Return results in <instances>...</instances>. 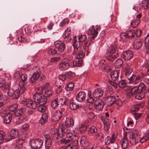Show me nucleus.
I'll return each mask as SVG.
<instances>
[{"mask_svg":"<svg viewBox=\"0 0 149 149\" xmlns=\"http://www.w3.org/2000/svg\"><path fill=\"white\" fill-rule=\"evenodd\" d=\"M130 91L128 93V95L130 96L135 95V98L137 100H141L144 98L146 96L145 92H144L146 89V86L143 83L141 82L136 86L132 88L130 87Z\"/></svg>","mask_w":149,"mask_h":149,"instance_id":"1","label":"nucleus"},{"mask_svg":"<svg viewBox=\"0 0 149 149\" xmlns=\"http://www.w3.org/2000/svg\"><path fill=\"white\" fill-rule=\"evenodd\" d=\"M100 29V26H92L89 29L88 32L91 36L89 38L88 40L84 43L85 45L83 46V48L85 49L86 56H88L90 53L88 47L91 43V41L96 36L98 33V30Z\"/></svg>","mask_w":149,"mask_h":149,"instance_id":"2","label":"nucleus"},{"mask_svg":"<svg viewBox=\"0 0 149 149\" xmlns=\"http://www.w3.org/2000/svg\"><path fill=\"white\" fill-rule=\"evenodd\" d=\"M69 100L67 98L60 97L57 95L56 98L52 100L51 102V106L53 109H55L58 106H65L68 104L69 103Z\"/></svg>","mask_w":149,"mask_h":149,"instance_id":"3","label":"nucleus"},{"mask_svg":"<svg viewBox=\"0 0 149 149\" xmlns=\"http://www.w3.org/2000/svg\"><path fill=\"white\" fill-rule=\"evenodd\" d=\"M70 62L68 58H64L59 64V69L62 71L66 70L70 67Z\"/></svg>","mask_w":149,"mask_h":149,"instance_id":"4","label":"nucleus"},{"mask_svg":"<svg viewBox=\"0 0 149 149\" xmlns=\"http://www.w3.org/2000/svg\"><path fill=\"white\" fill-rule=\"evenodd\" d=\"M33 98L35 102L38 103H42L45 104L47 102V100L44 95L42 93H36L33 96Z\"/></svg>","mask_w":149,"mask_h":149,"instance_id":"5","label":"nucleus"},{"mask_svg":"<svg viewBox=\"0 0 149 149\" xmlns=\"http://www.w3.org/2000/svg\"><path fill=\"white\" fill-rule=\"evenodd\" d=\"M83 43H81L77 38L76 36L74 37L73 40V46L74 47V50L72 54H75L78 51V49L82 45Z\"/></svg>","mask_w":149,"mask_h":149,"instance_id":"6","label":"nucleus"},{"mask_svg":"<svg viewBox=\"0 0 149 149\" xmlns=\"http://www.w3.org/2000/svg\"><path fill=\"white\" fill-rule=\"evenodd\" d=\"M135 35L136 32L133 30L127 31L125 33H122L120 34L121 38L122 39L133 38Z\"/></svg>","mask_w":149,"mask_h":149,"instance_id":"7","label":"nucleus"},{"mask_svg":"<svg viewBox=\"0 0 149 149\" xmlns=\"http://www.w3.org/2000/svg\"><path fill=\"white\" fill-rule=\"evenodd\" d=\"M54 44L56 49L59 54L64 51L65 47V45L64 43L57 41L55 42Z\"/></svg>","mask_w":149,"mask_h":149,"instance_id":"8","label":"nucleus"},{"mask_svg":"<svg viewBox=\"0 0 149 149\" xmlns=\"http://www.w3.org/2000/svg\"><path fill=\"white\" fill-rule=\"evenodd\" d=\"M63 109L56 111L53 114L52 117V120L54 122L60 120L63 115Z\"/></svg>","mask_w":149,"mask_h":149,"instance_id":"9","label":"nucleus"},{"mask_svg":"<svg viewBox=\"0 0 149 149\" xmlns=\"http://www.w3.org/2000/svg\"><path fill=\"white\" fill-rule=\"evenodd\" d=\"M64 125H61L58 132L59 136L61 137L64 136L65 134L70 132L68 128Z\"/></svg>","mask_w":149,"mask_h":149,"instance_id":"10","label":"nucleus"},{"mask_svg":"<svg viewBox=\"0 0 149 149\" xmlns=\"http://www.w3.org/2000/svg\"><path fill=\"white\" fill-rule=\"evenodd\" d=\"M23 103L26 106L29 108L34 109L37 107V105L35 101L30 99L26 100L23 102Z\"/></svg>","mask_w":149,"mask_h":149,"instance_id":"11","label":"nucleus"},{"mask_svg":"<svg viewBox=\"0 0 149 149\" xmlns=\"http://www.w3.org/2000/svg\"><path fill=\"white\" fill-rule=\"evenodd\" d=\"M141 78V76L138 75L136 76V75L134 74H132L131 76L130 77H127L128 81V83L129 84H132L134 80L135 79L134 83V84H136L138 83Z\"/></svg>","mask_w":149,"mask_h":149,"instance_id":"12","label":"nucleus"},{"mask_svg":"<svg viewBox=\"0 0 149 149\" xmlns=\"http://www.w3.org/2000/svg\"><path fill=\"white\" fill-rule=\"evenodd\" d=\"M122 58L126 60L131 59L133 56V53L131 51L128 50L123 52L121 54Z\"/></svg>","mask_w":149,"mask_h":149,"instance_id":"13","label":"nucleus"},{"mask_svg":"<svg viewBox=\"0 0 149 149\" xmlns=\"http://www.w3.org/2000/svg\"><path fill=\"white\" fill-rule=\"evenodd\" d=\"M127 133L126 132L123 134V138L121 140V144L123 149H125L127 148L129 145L128 140L127 138Z\"/></svg>","mask_w":149,"mask_h":149,"instance_id":"14","label":"nucleus"},{"mask_svg":"<svg viewBox=\"0 0 149 149\" xmlns=\"http://www.w3.org/2000/svg\"><path fill=\"white\" fill-rule=\"evenodd\" d=\"M94 105L96 109L101 111L103 109L104 104V102L101 100H95Z\"/></svg>","mask_w":149,"mask_h":149,"instance_id":"15","label":"nucleus"},{"mask_svg":"<svg viewBox=\"0 0 149 149\" xmlns=\"http://www.w3.org/2000/svg\"><path fill=\"white\" fill-rule=\"evenodd\" d=\"M86 94L84 91H81L78 93L76 96L77 100L79 102H82L85 99Z\"/></svg>","mask_w":149,"mask_h":149,"instance_id":"16","label":"nucleus"},{"mask_svg":"<svg viewBox=\"0 0 149 149\" xmlns=\"http://www.w3.org/2000/svg\"><path fill=\"white\" fill-rule=\"evenodd\" d=\"M67 98L69 100V102L68 104L66 105V106L69 105L70 109L74 110L81 107L82 106L81 105L77 104L73 102H72L71 99L68 98Z\"/></svg>","mask_w":149,"mask_h":149,"instance_id":"17","label":"nucleus"},{"mask_svg":"<svg viewBox=\"0 0 149 149\" xmlns=\"http://www.w3.org/2000/svg\"><path fill=\"white\" fill-rule=\"evenodd\" d=\"M104 91L101 88H98L95 89L93 93V96L95 98L102 97L103 95Z\"/></svg>","mask_w":149,"mask_h":149,"instance_id":"18","label":"nucleus"},{"mask_svg":"<svg viewBox=\"0 0 149 149\" xmlns=\"http://www.w3.org/2000/svg\"><path fill=\"white\" fill-rule=\"evenodd\" d=\"M116 136L115 134L113 133L112 135L111 136H107L105 139V144L108 145L110 143H114L115 141Z\"/></svg>","mask_w":149,"mask_h":149,"instance_id":"19","label":"nucleus"},{"mask_svg":"<svg viewBox=\"0 0 149 149\" xmlns=\"http://www.w3.org/2000/svg\"><path fill=\"white\" fill-rule=\"evenodd\" d=\"M74 125V121L71 118H67L63 125L67 127H72Z\"/></svg>","mask_w":149,"mask_h":149,"instance_id":"20","label":"nucleus"},{"mask_svg":"<svg viewBox=\"0 0 149 149\" xmlns=\"http://www.w3.org/2000/svg\"><path fill=\"white\" fill-rule=\"evenodd\" d=\"M81 145L84 147H88L90 145V143L85 136H82L80 141Z\"/></svg>","mask_w":149,"mask_h":149,"instance_id":"21","label":"nucleus"},{"mask_svg":"<svg viewBox=\"0 0 149 149\" xmlns=\"http://www.w3.org/2000/svg\"><path fill=\"white\" fill-rule=\"evenodd\" d=\"M143 44V41L140 39L136 40L134 42L133 47L136 49H138L140 48Z\"/></svg>","mask_w":149,"mask_h":149,"instance_id":"22","label":"nucleus"},{"mask_svg":"<svg viewBox=\"0 0 149 149\" xmlns=\"http://www.w3.org/2000/svg\"><path fill=\"white\" fill-rule=\"evenodd\" d=\"M10 134L9 140H8V141H9L12 139H14L17 137L18 135V130L15 129H13L10 131Z\"/></svg>","mask_w":149,"mask_h":149,"instance_id":"23","label":"nucleus"},{"mask_svg":"<svg viewBox=\"0 0 149 149\" xmlns=\"http://www.w3.org/2000/svg\"><path fill=\"white\" fill-rule=\"evenodd\" d=\"M115 96H109L107 98L106 102L108 106L110 107L115 102Z\"/></svg>","mask_w":149,"mask_h":149,"instance_id":"24","label":"nucleus"},{"mask_svg":"<svg viewBox=\"0 0 149 149\" xmlns=\"http://www.w3.org/2000/svg\"><path fill=\"white\" fill-rule=\"evenodd\" d=\"M4 122L5 124L9 123L12 119L11 114L9 112L5 113L3 116Z\"/></svg>","mask_w":149,"mask_h":149,"instance_id":"25","label":"nucleus"},{"mask_svg":"<svg viewBox=\"0 0 149 149\" xmlns=\"http://www.w3.org/2000/svg\"><path fill=\"white\" fill-rule=\"evenodd\" d=\"M119 74V72L116 70L111 72L110 76L112 80L113 81H116L118 78Z\"/></svg>","mask_w":149,"mask_h":149,"instance_id":"26","label":"nucleus"},{"mask_svg":"<svg viewBox=\"0 0 149 149\" xmlns=\"http://www.w3.org/2000/svg\"><path fill=\"white\" fill-rule=\"evenodd\" d=\"M82 60L79 58L75 57L73 61V64L75 66H81L82 64Z\"/></svg>","mask_w":149,"mask_h":149,"instance_id":"27","label":"nucleus"},{"mask_svg":"<svg viewBox=\"0 0 149 149\" xmlns=\"http://www.w3.org/2000/svg\"><path fill=\"white\" fill-rule=\"evenodd\" d=\"M144 105L143 103H140L132 107L130 110L131 111L134 112L138 111L140 108H142Z\"/></svg>","mask_w":149,"mask_h":149,"instance_id":"28","label":"nucleus"},{"mask_svg":"<svg viewBox=\"0 0 149 149\" xmlns=\"http://www.w3.org/2000/svg\"><path fill=\"white\" fill-rule=\"evenodd\" d=\"M125 70H126L125 75L128 76L127 77H130L132 74L133 71L132 68L129 65L127 66L125 68Z\"/></svg>","mask_w":149,"mask_h":149,"instance_id":"29","label":"nucleus"},{"mask_svg":"<svg viewBox=\"0 0 149 149\" xmlns=\"http://www.w3.org/2000/svg\"><path fill=\"white\" fill-rule=\"evenodd\" d=\"M48 120L47 115L46 113L42 114V117L40 120V123L42 125L46 123Z\"/></svg>","mask_w":149,"mask_h":149,"instance_id":"30","label":"nucleus"},{"mask_svg":"<svg viewBox=\"0 0 149 149\" xmlns=\"http://www.w3.org/2000/svg\"><path fill=\"white\" fill-rule=\"evenodd\" d=\"M78 140L75 139L71 141L69 145L72 147L73 149H78Z\"/></svg>","mask_w":149,"mask_h":149,"instance_id":"31","label":"nucleus"},{"mask_svg":"<svg viewBox=\"0 0 149 149\" xmlns=\"http://www.w3.org/2000/svg\"><path fill=\"white\" fill-rule=\"evenodd\" d=\"M26 111V108L23 107L19 108L16 111L14 114L15 116L18 117L22 115V113Z\"/></svg>","mask_w":149,"mask_h":149,"instance_id":"32","label":"nucleus"},{"mask_svg":"<svg viewBox=\"0 0 149 149\" xmlns=\"http://www.w3.org/2000/svg\"><path fill=\"white\" fill-rule=\"evenodd\" d=\"M145 42L146 49V52L149 53V33L147 35L145 38Z\"/></svg>","mask_w":149,"mask_h":149,"instance_id":"33","label":"nucleus"},{"mask_svg":"<svg viewBox=\"0 0 149 149\" xmlns=\"http://www.w3.org/2000/svg\"><path fill=\"white\" fill-rule=\"evenodd\" d=\"M74 84L73 82H70L66 85L65 89L67 91H72L74 88Z\"/></svg>","mask_w":149,"mask_h":149,"instance_id":"34","label":"nucleus"},{"mask_svg":"<svg viewBox=\"0 0 149 149\" xmlns=\"http://www.w3.org/2000/svg\"><path fill=\"white\" fill-rule=\"evenodd\" d=\"M123 63V60L120 58H118L114 63V65L117 68L121 67Z\"/></svg>","mask_w":149,"mask_h":149,"instance_id":"35","label":"nucleus"},{"mask_svg":"<svg viewBox=\"0 0 149 149\" xmlns=\"http://www.w3.org/2000/svg\"><path fill=\"white\" fill-rule=\"evenodd\" d=\"M25 115H23L20 116L17 119L16 121V123L17 125L20 124L23 122L24 120L26 118Z\"/></svg>","mask_w":149,"mask_h":149,"instance_id":"36","label":"nucleus"},{"mask_svg":"<svg viewBox=\"0 0 149 149\" xmlns=\"http://www.w3.org/2000/svg\"><path fill=\"white\" fill-rule=\"evenodd\" d=\"M76 55V57L79 58H83L85 55V53L82 50H80L78 51L75 54H73Z\"/></svg>","mask_w":149,"mask_h":149,"instance_id":"37","label":"nucleus"},{"mask_svg":"<svg viewBox=\"0 0 149 149\" xmlns=\"http://www.w3.org/2000/svg\"><path fill=\"white\" fill-rule=\"evenodd\" d=\"M24 142V140L23 139H19L17 140L15 147V149H18V148L19 149L20 147H22V145Z\"/></svg>","mask_w":149,"mask_h":149,"instance_id":"38","label":"nucleus"},{"mask_svg":"<svg viewBox=\"0 0 149 149\" xmlns=\"http://www.w3.org/2000/svg\"><path fill=\"white\" fill-rule=\"evenodd\" d=\"M31 71L33 74L40 75V68L38 66H35L31 70Z\"/></svg>","mask_w":149,"mask_h":149,"instance_id":"39","label":"nucleus"},{"mask_svg":"<svg viewBox=\"0 0 149 149\" xmlns=\"http://www.w3.org/2000/svg\"><path fill=\"white\" fill-rule=\"evenodd\" d=\"M118 57V54H109L107 56V59L110 61H113Z\"/></svg>","mask_w":149,"mask_h":149,"instance_id":"40","label":"nucleus"},{"mask_svg":"<svg viewBox=\"0 0 149 149\" xmlns=\"http://www.w3.org/2000/svg\"><path fill=\"white\" fill-rule=\"evenodd\" d=\"M140 22V20L139 19H134L131 22V26L133 28H136Z\"/></svg>","mask_w":149,"mask_h":149,"instance_id":"41","label":"nucleus"},{"mask_svg":"<svg viewBox=\"0 0 149 149\" xmlns=\"http://www.w3.org/2000/svg\"><path fill=\"white\" fill-rule=\"evenodd\" d=\"M47 53L49 54L52 55L55 54H59L55 47L54 48H52L48 50L47 51Z\"/></svg>","mask_w":149,"mask_h":149,"instance_id":"42","label":"nucleus"},{"mask_svg":"<svg viewBox=\"0 0 149 149\" xmlns=\"http://www.w3.org/2000/svg\"><path fill=\"white\" fill-rule=\"evenodd\" d=\"M129 141L132 145L136 144L139 142V139L134 137L129 136Z\"/></svg>","mask_w":149,"mask_h":149,"instance_id":"43","label":"nucleus"},{"mask_svg":"<svg viewBox=\"0 0 149 149\" xmlns=\"http://www.w3.org/2000/svg\"><path fill=\"white\" fill-rule=\"evenodd\" d=\"M127 83H128V81H127V80L124 79L121 80L118 83L119 86L120 88H124L126 86Z\"/></svg>","mask_w":149,"mask_h":149,"instance_id":"44","label":"nucleus"},{"mask_svg":"<svg viewBox=\"0 0 149 149\" xmlns=\"http://www.w3.org/2000/svg\"><path fill=\"white\" fill-rule=\"evenodd\" d=\"M99 65L100 68L103 69H105L108 66V65L106 64V61L104 60H101L99 61Z\"/></svg>","mask_w":149,"mask_h":149,"instance_id":"45","label":"nucleus"},{"mask_svg":"<svg viewBox=\"0 0 149 149\" xmlns=\"http://www.w3.org/2000/svg\"><path fill=\"white\" fill-rule=\"evenodd\" d=\"M40 75L38 74H33L30 79L31 82L32 83L35 82L38 79Z\"/></svg>","mask_w":149,"mask_h":149,"instance_id":"46","label":"nucleus"},{"mask_svg":"<svg viewBox=\"0 0 149 149\" xmlns=\"http://www.w3.org/2000/svg\"><path fill=\"white\" fill-rule=\"evenodd\" d=\"M116 47L115 45H112L110 46L108 49V52L109 54H115Z\"/></svg>","mask_w":149,"mask_h":149,"instance_id":"47","label":"nucleus"},{"mask_svg":"<svg viewBox=\"0 0 149 149\" xmlns=\"http://www.w3.org/2000/svg\"><path fill=\"white\" fill-rule=\"evenodd\" d=\"M142 7L144 9H148L149 8V0H143L142 3Z\"/></svg>","mask_w":149,"mask_h":149,"instance_id":"48","label":"nucleus"},{"mask_svg":"<svg viewBox=\"0 0 149 149\" xmlns=\"http://www.w3.org/2000/svg\"><path fill=\"white\" fill-rule=\"evenodd\" d=\"M67 79L69 80L72 79L74 77V74L73 72L71 71H69L65 73Z\"/></svg>","mask_w":149,"mask_h":149,"instance_id":"49","label":"nucleus"},{"mask_svg":"<svg viewBox=\"0 0 149 149\" xmlns=\"http://www.w3.org/2000/svg\"><path fill=\"white\" fill-rule=\"evenodd\" d=\"M41 103V104H40L38 107L37 109L39 111L41 112H43L46 110V107L44 105V104H42V103Z\"/></svg>","mask_w":149,"mask_h":149,"instance_id":"50","label":"nucleus"},{"mask_svg":"<svg viewBox=\"0 0 149 149\" xmlns=\"http://www.w3.org/2000/svg\"><path fill=\"white\" fill-rule=\"evenodd\" d=\"M53 94V91L51 89H47L45 92L44 96L45 97H50L52 96Z\"/></svg>","mask_w":149,"mask_h":149,"instance_id":"51","label":"nucleus"},{"mask_svg":"<svg viewBox=\"0 0 149 149\" xmlns=\"http://www.w3.org/2000/svg\"><path fill=\"white\" fill-rule=\"evenodd\" d=\"M97 129L95 126H91L88 131V134H93L94 133H97Z\"/></svg>","mask_w":149,"mask_h":149,"instance_id":"52","label":"nucleus"},{"mask_svg":"<svg viewBox=\"0 0 149 149\" xmlns=\"http://www.w3.org/2000/svg\"><path fill=\"white\" fill-rule=\"evenodd\" d=\"M17 107L18 105L17 104H13L9 107L8 109L10 111H14L16 110Z\"/></svg>","mask_w":149,"mask_h":149,"instance_id":"53","label":"nucleus"},{"mask_svg":"<svg viewBox=\"0 0 149 149\" xmlns=\"http://www.w3.org/2000/svg\"><path fill=\"white\" fill-rule=\"evenodd\" d=\"M87 126L83 124H81L79 127V130L81 133L85 132Z\"/></svg>","mask_w":149,"mask_h":149,"instance_id":"54","label":"nucleus"},{"mask_svg":"<svg viewBox=\"0 0 149 149\" xmlns=\"http://www.w3.org/2000/svg\"><path fill=\"white\" fill-rule=\"evenodd\" d=\"M139 134L138 131L136 130H133L132 133L130 134V136L136 138H138V135Z\"/></svg>","mask_w":149,"mask_h":149,"instance_id":"55","label":"nucleus"},{"mask_svg":"<svg viewBox=\"0 0 149 149\" xmlns=\"http://www.w3.org/2000/svg\"><path fill=\"white\" fill-rule=\"evenodd\" d=\"M77 38L78 40H79L82 43L83 42H84L87 39L86 36L85 35L79 36L77 37Z\"/></svg>","mask_w":149,"mask_h":149,"instance_id":"56","label":"nucleus"},{"mask_svg":"<svg viewBox=\"0 0 149 149\" xmlns=\"http://www.w3.org/2000/svg\"><path fill=\"white\" fill-rule=\"evenodd\" d=\"M87 102L90 103H92L94 102H95L94 99H93L91 96V94L88 93V97L87 99Z\"/></svg>","mask_w":149,"mask_h":149,"instance_id":"57","label":"nucleus"},{"mask_svg":"<svg viewBox=\"0 0 149 149\" xmlns=\"http://www.w3.org/2000/svg\"><path fill=\"white\" fill-rule=\"evenodd\" d=\"M67 30V29L63 33V37L64 38H68L69 39L71 40V38L69 37V36L70 35V31H68Z\"/></svg>","mask_w":149,"mask_h":149,"instance_id":"58","label":"nucleus"},{"mask_svg":"<svg viewBox=\"0 0 149 149\" xmlns=\"http://www.w3.org/2000/svg\"><path fill=\"white\" fill-rule=\"evenodd\" d=\"M104 129L105 131L107 132L110 128V123L109 120L105 122L104 123Z\"/></svg>","mask_w":149,"mask_h":149,"instance_id":"59","label":"nucleus"},{"mask_svg":"<svg viewBox=\"0 0 149 149\" xmlns=\"http://www.w3.org/2000/svg\"><path fill=\"white\" fill-rule=\"evenodd\" d=\"M21 94L19 90L16 89L14 91V94L13 95V97L15 99H17L18 98L19 95Z\"/></svg>","mask_w":149,"mask_h":149,"instance_id":"60","label":"nucleus"},{"mask_svg":"<svg viewBox=\"0 0 149 149\" xmlns=\"http://www.w3.org/2000/svg\"><path fill=\"white\" fill-rule=\"evenodd\" d=\"M52 141L45 142V149H49L52 146Z\"/></svg>","mask_w":149,"mask_h":149,"instance_id":"61","label":"nucleus"},{"mask_svg":"<svg viewBox=\"0 0 149 149\" xmlns=\"http://www.w3.org/2000/svg\"><path fill=\"white\" fill-rule=\"evenodd\" d=\"M5 136V132L3 131L0 132V144L2 143L4 141V137Z\"/></svg>","mask_w":149,"mask_h":149,"instance_id":"62","label":"nucleus"},{"mask_svg":"<svg viewBox=\"0 0 149 149\" xmlns=\"http://www.w3.org/2000/svg\"><path fill=\"white\" fill-rule=\"evenodd\" d=\"M10 84H6L3 86L2 88V90L4 92H6L7 90L10 89Z\"/></svg>","mask_w":149,"mask_h":149,"instance_id":"63","label":"nucleus"},{"mask_svg":"<svg viewBox=\"0 0 149 149\" xmlns=\"http://www.w3.org/2000/svg\"><path fill=\"white\" fill-rule=\"evenodd\" d=\"M14 91L13 88H10L8 90L7 94L9 96H13V95L14 94Z\"/></svg>","mask_w":149,"mask_h":149,"instance_id":"64","label":"nucleus"}]
</instances>
